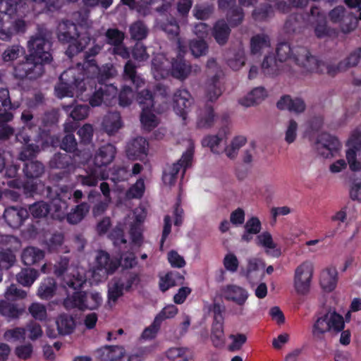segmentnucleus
<instances>
[{
	"mask_svg": "<svg viewBox=\"0 0 361 361\" xmlns=\"http://www.w3.org/2000/svg\"><path fill=\"white\" fill-rule=\"evenodd\" d=\"M94 44V42H92ZM99 44H93L85 55L86 60L83 64L68 68L60 76V82L55 87L56 95L59 98L64 97H81L82 100L87 99L82 93L87 91V84L90 91L95 85L97 90L89 98L92 106H98L104 104L111 105L116 99L117 88L113 85H103L101 82L113 77L116 71L111 64H106L99 68L90 56L97 54L102 49Z\"/></svg>",
	"mask_w": 361,
	"mask_h": 361,
	"instance_id": "1",
	"label": "nucleus"
},
{
	"mask_svg": "<svg viewBox=\"0 0 361 361\" xmlns=\"http://www.w3.org/2000/svg\"><path fill=\"white\" fill-rule=\"evenodd\" d=\"M50 47L47 34L39 32L32 36L27 42L29 54L25 61L14 66V77L20 80H33L40 77L44 73V64L51 60Z\"/></svg>",
	"mask_w": 361,
	"mask_h": 361,
	"instance_id": "2",
	"label": "nucleus"
},
{
	"mask_svg": "<svg viewBox=\"0 0 361 361\" xmlns=\"http://www.w3.org/2000/svg\"><path fill=\"white\" fill-rule=\"evenodd\" d=\"M178 51L175 53L176 58L171 54V61L164 54H157L152 61V73L156 80H161L166 78L170 74L180 80L187 78L192 72V67L190 63L183 59V54L186 52V47L183 44L180 39L178 38Z\"/></svg>",
	"mask_w": 361,
	"mask_h": 361,
	"instance_id": "3",
	"label": "nucleus"
},
{
	"mask_svg": "<svg viewBox=\"0 0 361 361\" xmlns=\"http://www.w3.org/2000/svg\"><path fill=\"white\" fill-rule=\"evenodd\" d=\"M20 121L23 124V128L16 135L17 141L24 143L22 152L20 153V159L23 161L28 160L35 157L41 149L51 145L56 146L59 142L58 137H50L48 133L43 132L36 140L37 144H28L30 136L25 132L26 130H32L37 126V119L28 110H25L20 116Z\"/></svg>",
	"mask_w": 361,
	"mask_h": 361,
	"instance_id": "4",
	"label": "nucleus"
},
{
	"mask_svg": "<svg viewBox=\"0 0 361 361\" xmlns=\"http://www.w3.org/2000/svg\"><path fill=\"white\" fill-rule=\"evenodd\" d=\"M166 94V88L161 85H157L154 97L147 90L138 93L137 100L142 108L140 121L145 130H150L157 126L159 121L154 112H159V110H152V108H154V99H158L159 97L164 99Z\"/></svg>",
	"mask_w": 361,
	"mask_h": 361,
	"instance_id": "5",
	"label": "nucleus"
},
{
	"mask_svg": "<svg viewBox=\"0 0 361 361\" xmlns=\"http://www.w3.org/2000/svg\"><path fill=\"white\" fill-rule=\"evenodd\" d=\"M293 54V60L303 68V73L319 71L320 64L317 59L310 54L309 51L305 47H297L292 49L288 43L279 44L276 54L280 61L290 59V53Z\"/></svg>",
	"mask_w": 361,
	"mask_h": 361,
	"instance_id": "6",
	"label": "nucleus"
},
{
	"mask_svg": "<svg viewBox=\"0 0 361 361\" xmlns=\"http://www.w3.org/2000/svg\"><path fill=\"white\" fill-rule=\"evenodd\" d=\"M58 38L61 42L68 43L66 54L72 57L80 52L90 43V39L80 37L77 26L68 20L62 21L58 26Z\"/></svg>",
	"mask_w": 361,
	"mask_h": 361,
	"instance_id": "7",
	"label": "nucleus"
},
{
	"mask_svg": "<svg viewBox=\"0 0 361 361\" xmlns=\"http://www.w3.org/2000/svg\"><path fill=\"white\" fill-rule=\"evenodd\" d=\"M345 326L343 317L334 310H329L319 316L312 327L314 337L321 338L326 333L338 334Z\"/></svg>",
	"mask_w": 361,
	"mask_h": 361,
	"instance_id": "8",
	"label": "nucleus"
},
{
	"mask_svg": "<svg viewBox=\"0 0 361 361\" xmlns=\"http://www.w3.org/2000/svg\"><path fill=\"white\" fill-rule=\"evenodd\" d=\"M102 297L98 292H75L64 300V306L66 309L95 310L102 305Z\"/></svg>",
	"mask_w": 361,
	"mask_h": 361,
	"instance_id": "9",
	"label": "nucleus"
},
{
	"mask_svg": "<svg viewBox=\"0 0 361 361\" xmlns=\"http://www.w3.org/2000/svg\"><path fill=\"white\" fill-rule=\"evenodd\" d=\"M313 274L314 266L310 261H305L295 268L293 285L297 294L305 295L310 292Z\"/></svg>",
	"mask_w": 361,
	"mask_h": 361,
	"instance_id": "10",
	"label": "nucleus"
},
{
	"mask_svg": "<svg viewBox=\"0 0 361 361\" xmlns=\"http://www.w3.org/2000/svg\"><path fill=\"white\" fill-rule=\"evenodd\" d=\"M345 158L350 171H361V131L355 130L351 133L347 142Z\"/></svg>",
	"mask_w": 361,
	"mask_h": 361,
	"instance_id": "11",
	"label": "nucleus"
},
{
	"mask_svg": "<svg viewBox=\"0 0 361 361\" xmlns=\"http://www.w3.org/2000/svg\"><path fill=\"white\" fill-rule=\"evenodd\" d=\"M192 157L193 145L190 144L189 148L183 154L177 163L165 169L162 176L164 183L168 186L174 185L180 169H183V172L184 173L186 169L191 166Z\"/></svg>",
	"mask_w": 361,
	"mask_h": 361,
	"instance_id": "12",
	"label": "nucleus"
},
{
	"mask_svg": "<svg viewBox=\"0 0 361 361\" xmlns=\"http://www.w3.org/2000/svg\"><path fill=\"white\" fill-rule=\"evenodd\" d=\"M118 262L111 261L109 255L104 252H97L95 264L92 270L91 275L94 283H99L107 277L108 274L113 273L118 267Z\"/></svg>",
	"mask_w": 361,
	"mask_h": 361,
	"instance_id": "13",
	"label": "nucleus"
},
{
	"mask_svg": "<svg viewBox=\"0 0 361 361\" xmlns=\"http://www.w3.org/2000/svg\"><path fill=\"white\" fill-rule=\"evenodd\" d=\"M221 295L226 300L233 302L238 306L235 314H244V307L249 298V293L245 288L235 284H227L221 288Z\"/></svg>",
	"mask_w": 361,
	"mask_h": 361,
	"instance_id": "14",
	"label": "nucleus"
},
{
	"mask_svg": "<svg viewBox=\"0 0 361 361\" xmlns=\"http://www.w3.org/2000/svg\"><path fill=\"white\" fill-rule=\"evenodd\" d=\"M68 261L66 258L61 259L59 263V267L56 266L55 274L58 276L63 275L66 270H68L70 276H66L64 281L69 288L76 290L80 288L82 284L86 281L87 276L85 274L83 269L78 267H68Z\"/></svg>",
	"mask_w": 361,
	"mask_h": 361,
	"instance_id": "15",
	"label": "nucleus"
},
{
	"mask_svg": "<svg viewBox=\"0 0 361 361\" xmlns=\"http://www.w3.org/2000/svg\"><path fill=\"white\" fill-rule=\"evenodd\" d=\"M147 211L142 207H139L125 219L124 224L130 226V235L132 243L140 246L142 243L141 224L145 221Z\"/></svg>",
	"mask_w": 361,
	"mask_h": 361,
	"instance_id": "16",
	"label": "nucleus"
},
{
	"mask_svg": "<svg viewBox=\"0 0 361 361\" xmlns=\"http://www.w3.org/2000/svg\"><path fill=\"white\" fill-rule=\"evenodd\" d=\"M207 68L208 73L214 74V76L207 84L206 97L209 101L213 102L216 100L222 93L221 83L219 81V78L222 75V71L213 59L208 60Z\"/></svg>",
	"mask_w": 361,
	"mask_h": 361,
	"instance_id": "17",
	"label": "nucleus"
},
{
	"mask_svg": "<svg viewBox=\"0 0 361 361\" xmlns=\"http://www.w3.org/2000/svg\"><path fill=\"white\" fill-rule=\"evenodd\" d=\"M341 148V144L339 140L328 133L321 134L316 145L317 152L327 159L336 156Z\"/></svg>",
	"mask_w": 361,
	"mask_h": 361,
	"instance_id": "18",
	"label": "nucleus"
},
{
	"mask_svg": "<svg viewBox=\"0 0 361 361\" xmlns=\"http://www.w3.org/2000/svg\"><path fill=\"white\" fill-rule=\"evenodd\" d=\"M192 104V98L188 90H178L174 93L173 98V110L183 120H186Z\"/></svg>",
	"mask_w": 361,
	"mask_h": 361,
	"instance_id": "19",
	"label": "nucleus"
},
{
	"mask_svg": "<svg viewBox=\"0 0 361 361\" xmlns=\"http://www.w3.org/2000/svg\"><path fill=\"white\" fill-rule=\"evenodd\" d=\"M255 244L269 256L279 257L281 255V247L274 241L269 231H263L258 234L255 238Z\"/></svg>",
	"mask_w": 361,
	"mask_h": 361,
	"instance_id": "20",
	"label": "nucleus"
},
{
	"mask_svg": "<svg viewBox=\"0 0 361 361\" xmlns=\"http://www.w3.org/2000/svg\"><path fill=\"white\" fill-rule=\"evenodd\" d=\"M116 150L111 144H106L99 147L95 152L93 158V164L95 168H102L110 164L115 158Z\"/></svg>",
	"mask_w": 361,
	"mask_h": 361,
	"instance_id": "21",
	"label": "nucleus"
},
{
	"mask_svg": "<svg viewBox=\"0 0 361 361\" xmlns=\"http://www.w3.org/2000/svg\"><path fill=\"white\" fill-rule=\"evenodd\" d=\"M148 142L142 137L133 139L127 145L126 154L130 159H143L147 154Z\"/></svg>",
	"mask_w": 361,
	"mask_h": 361,
	"instance_id": "22",
	"label": "nucleus"
},
{
	"mask_svg": "<svg viewBox=\"0 0 361 361\" xmlns=\"http://www.w3.org/2000/svg\"><path fill=\"white\" fill-rule=\"evenodd\" d=\"M109 178V173L105 169H98L95 167L86 170L85 175L77 176V181L82 186L94 187L99 180Z\"/></svg>",
	"mask_w": 361,
	"mask_h": 361,
	"instance_id": "23",
	"label": "nucleus"
},
{
	"mask_svg": "<svg viewBox=\"0 0 361 361\" xmlns=\"http://www.w3.org/2000/svg\"><path fill=\"white\" fill-rule=\"evenodd\" d=\"M137 280V275L131 274L126 285L118 280H113L109 285L108 302L115 304L119 297L123 295V290L129 289L135 281Z\"/></svg>",
	"mask_w": 361,
	"mask_h": 361,
	"instance_id": "24",
	"label": "nucleus"
},
{
	"mask_svg": "<svg viewBox=\"0 0 361 361\" xmlns=\"http://www.w3.org/2000/svg\"><path fill=\"white\" fill-rule=\"evenodd\" d=\"M27 216V209L22 207H9L4 213L5 221L12 228H18Z\"/></svg>",
	"mask_w": 361,
	"mask_h": 361,
	"instance_id": "25",
	"label": "nucleus"
},
{
	"mask_svg": "<svg viewBox=\"0 0 361 361\" xmlns=\"http://www.w3.org/2000/svg\"><path fill=\"white\" fill-rule=\"evenodd\" d=\"M276 105L281 110H288L295 114L302 113L306 109V105L301 98H292L288 95L283 96Z\"/></svg>",
	"mask_w": 361,
	"mask_h": 361,
	"instance_id": "26",
	"label": "nucleus"
},
{
	"mask_svg": "<svg viewBox=\"0 0 361 361\" xmlns=\"http://www.w3.org/2000/svg\"><path fill=\"white\" fill-rule=\"evenodd\" d=\"M310 21L314 26V33L317 37L322 38L329 35L330 30L326 27V21L323 14L320 13L317 8L311 9Z\"/></svg>",
	"mask_w": 361,
	"mask_h": 361,
	"instance_id": "27",
	"label": "nucleus"
},
{
	"mask_svg": "<svg viewBox=\"0 0 361 361\" xmlns=\"http://www.w3.org/2000/svg\"><path fill=\"white\" fill-rule=\"evenodd\" d=\"M123 127V122L118 112L106 114L102 122L103 130L109 135H114Z\"/></svg>",
	"mask_w": 361,
	"mask_h": 361,
	"instance_id": "28",
	"label": "nucleus"
},
{
	"mask_svg": "<svg viewBox=\"0 0 361 361\" xmlns=\"http://www.w3.org/2000/svg\"><path fill=\"white\" fill-rule=\"evenodd\" d=\"M64 198L61 192L59 195V197L54 199L51 202V204L49 206V212L51 218L62 221L66 217V212L68 207V203L63 200Z\"/></svg>",
	"mask_w": 361,
	"mask_h": 361,
	"instance_id": "29",
	"label": "nucleus"
},
{
	"mask_svg": "<svg viewBox=\"0 0 361 361\" xmlns=\"http://www.w3.org/2000/svg\"><path fill=\"white\" fill-rule=\"evenodd\" d=\"M270 47V39L266 35H257L251 39L250 51L252 55L259 56L263 52H268Z\"/></svg>",
	"mask_w": 361,
	"mask_h": 361,
	"instance_id": "30",
	"label": "nucleus"
},
{
	"mask_svg": "<svg viewBox=\"0 0 361 361\" xmlns=\"http://www.w3.org/2000/svg\"><path fill=\"white\" fill-rule=\"evenodd\" d=\"M267 96V90L262 87L254 88L245 97L240 99V104L249 107L262 102Z\"/></svg>",
	"mask_w": 361,
	"mask_h": 361,
	"instance_id": "31",
	"label": "nucleus"
},
{
	"mask_svg": "<svg viewBox=\"0 0 361 361\" xmlns=\"http://www.w3.org/2000/svg\"><path fill=\"white\" fill-rule=\"evenodd\" d=\"M338 273L335 268L323 270L320 274V285L327 292L332 291L337 284Z\"/></svg>",
	"mask_w": 361,
	"mask_h": 361,
	"instance_id": "32",
	"label": "nucleus"
},
{
	"mask_svg": "<svg viewBox=\"0 0 361 361\" xmlns=\"http://www.w3.org/2000/svg\"><path fill=\"white\" fill-rule=\"evenodd\" d=\"M226 135L219 133L216 135H207L202 140L203 147H207L215 154H220L223 152L222 145L226 142Z\"/></svg>",
	"mask_w": 361,
	"mask_h": 361,
	"instance_id": "33",
	"label": "nucleus"
},
{
	"mask_svg": "<svg viewBox=\"0 0 361 361\" xmlns=\"http://www.w3.org/2000/svg\"><path fill=\"white\" fill-rule=\"evenodd\" d=\"M89 210L90 205L87 202H82L67 213L66 219L69 224H77L85 218Z\"/></svg>",
	"mask_w": 361,
	"mask_h": 361,
	"instance_id": "34",
	"label": "nucleus"
},
{
	"mask_svg": "<svg viewBox=\"0 0 361 361\" xmlns=\"http://www.w3.org/2000/svg\"><path fill=\"white\" fill-rule=\"evenodd\" d=\"M330 20L334 23H339L343 24L349 22L352 26H355L357 19L352 15L345 16V10L343 6H338L334 8L329 13Z\"/></svg>",
	"mask_w": 361,
	"mask_h": 361,
	"instance_id": "35",
	"label": "nucleus"
},
{
	"mask_svg": "<svg viewBox=\"0 0 361 361\" xmlns=\"http://www.w3.org/2000/svg\"><path fill=\"white\" fill-rule=\"evenodd\" d=\"M246 142L247 138L243 135L234 137L231 142L224 149L226 157L231 159H235L238 155L239 149L244 146Z\"/></svg>",
	"mask_w": 361,
	"mask_h": 361,
	"instance_id": "36",
	"label": "nucleus"
},
{
	"mask_svg": "<svg viewBox=\"0 0 361 361\" xmlns=\"http://www.w3.org/2000/svg\"><path fill=\"white\" fill-rule=\"evenodd\" d=\"M38 277V271L31 268L23 269L16 275L17 281L25 287H30Z\"/></svg>",
	"mask_w": 361,
	"mask_h": 361,
	"instance_id": "37",
	"label": "nucleus"
},
{
	"mask_svg": "<svg viewBox=\"0 0 361 361\" xmlns=\"http://www.w3.org/2000/svg\"><path fill=\"white\" fill-rule=\"evenodd\" d=\"M44 257L42 250L35 247H29L23 250L22 260L25 264L32 265L42 259Z\"/></svg>",
	"mask_w": 361,
	"mask_h": 361,
	"instance_id": "38",
	"label": "nucleus"
},
{
	"mask_svg": "<svg viewBox=\"0 0 361 361\" xmlns=\"http://www.w3.org/2000/svg\"><path fill=\"white\" fill-rule=\"evenodd\" d=\"M213 36L219 44H224L229 36L230 28L224 20H219L213 28Z\"/></svg>",
	"mask_w": 361,
	"mask_h": 361,
	"instance_id": "39",
	"label": "nucleus"
},
{
	"mask_svg": "<svg viewBox=\"0 0 361 361\" xmlns=\"http://www.w3.org/2000/svg\"><path fill=\"white\" fill-rule=\"evenodd\" d=\"M55 290V281L52 278H47L41 283L37 294L39 298L47 300L54 295Z\"/></svg>",
	"mask_w": 361,
	"mask_h": 361,
	"instance_id": "40",
	"label": "nucleus"
},
{
	"mask_svg": "<svg viewBox=\"0 0 361 361\" xmlns=\"http://www.w3.org/2000/svg\"><path fill=\"white\" fill-rule=\"evenodd\" d=\"M58 331L60 334L68 335L73 332L75 328V322L71 317L66 314L60 315L56 319Z\"/></svg>",
	"mask_w": 361,
	"mask_h": 361,
	"instance_id": "41",
	"label": "nucleus"
},
{
	"mask_svg": "<svg viewBox=\"0 0 361 361\" xmlns=\"http://www.w3.org/2000/svg\"><path fill=\"white\" fill-rule=\"evenodd\" d=\"M214 121V114L211 106H207L204 109L201 110L197 120V126L200 128H210Z\"/></svg>",
	"mask_w": 361,
	"mask_h": 361,
	"instance_id": "42",
	"label": "nucleus"
},
{
	"mask_svg": "<svg viewBox=\"0 0 361 361\" xmlns=\"http://www.w3.org/2000/svg\"><path fill=\"white\" fill-rule=\"evenodd\" d=\"M24 307L18 308L4 300L0 302V314L8 318L18 317L24 312Z\"/></svg>",
	"mask_w": 361,
	"mask_h": 361,
	"instance_id": "43",
	"label": "nucleus"
},
{
	"mask_svg": "<svg viewBox=\"0 0 361 361\" xmlns=\"http://www.w3.org/2000/svg\"><path fill=\"white\" fill-rule=\"evenodd\" d=\"M211 339L215 347H221L225 342L223 323L214 322Z\"/></svg>",
	"mask_w": 361,
	"mask_h": 361,
	"instance_id": "44",
	"label": "nucleus"
},
{
	"mask_svg": "<svg viewBox=\"0 0 361 361\" xmlns=\"http://www.w3.org/2000/svg\"><path fill=\"white\" fill-rule=\"evenodd\" d=\"M318 63L320 64L319 66V71H312V73H323L324 69H326L327 73L331 76H334L338 73H341L346 71V64L344 61L340 62L338 65H329L326 66L324 63L319 61L317 59ZM305 73H309V72H305ZM311 73V72H310Z\"/></svg>",
	"mask_w": 361,
	"mask_h": 361,
	"instance_id": "45",
	"label": "nucleus"
},
{
	"mask_svg": "<svg viewBox=\"0 0 361 361\" xmlns=\"http://www.w3.org/2000/svg\"><path fill=\"white\" fill-rule=\"evenodd\" d=\"M69 106L64 107L66 111L70 112L71 117L75 121L85 119L88 115L89 108L87 105L76 104L72 109Z\"/></svg>",
	"mask_w": 361,
	"mask_h": 361,
	"instance_id": "46",
	"label": "nucleus"
},
{
	"mask_svg": "<svg viewBox=\"0 0 361 361\" xmlns=\"http://www.w3.org/2000/svg\"><path fill=\"white\" fill-rule=\"evenodd\" d=\"M166 356L171 361H188L190 359L186 348H171L166 352Z\"/></svg>",
	"mask_w": 361,
	"mask_h": 361,
	"instance_id": "47",
	"label": "nucleus"
},
{
	"mask_svg": "<svg viewBox=\"0 0 361 361\" xmlns=\"http://www.w3.org/2000/svg\"><path fill=\"white\" fill-rule=\"evenodd\" d=\"M228 66L233 71H238L245 64V54L243 49L238 50L227 61Z\"/></svg>",
	"mask_w": 361,
	"mask_h": 361,
	"instance_id": "48",
	"label": "nucleus"
},
{
	"mask_svg": "<svg viewBox=\"0 0 361 361\" xmlns=\"http://www.w3.org/2000/svg\"><path fill=\"white\" fill-rule=\"evenodd\" d=\"M25 176L29 178H36L44 173V166L39 161H30L24 168Z\"/></svg>",
	"mask_w": 361,
	"mask_h": 361,
	"instance_id": "49",
	"label": "nucleus"
},
{
	"mask_svg": "<svg viewBox=\"0 0 361 361\" xmlns=\"http://www.w3.org/2000/svg\"><path fill=\"white\" fill-rule=\"evenodd\" d=\"M25 54L23 47L19 45H13L8 47L2 54V59L5 62H11Z\"/></svg>",
	"mask_w": 361,
	"mask_h": 361,
	"instance_id": "50",
	"label": "nucleus"
},
{
	"mask_svg": "<svg viewBox=\"0 0 361 361\" xmlns=\"http://www.w3.org/2000/svg\"><path fill=\"white\" fill-rule=\"evenodd\" d=\"M124 77L130 79L137 87H141L144 84L143 79L136 75L135 67L130 61H128L125 66Z\"/></svg>",
	"mask_w": 361,
	"mask_h": 361,
	"instance_id": "51",
	"label": "nucleus"
},
{
	"mask_svg": "<svg viewBox=\"0 0 361 361\" xmlns=\"http://www.w3.org/2000/svg\"><path fill=\"white\" fill-rule=\"evenodd\" d=\"M29 312L37 320L43 321L47 319V313L46 307L39 302H33L28 308Z\"/></svg>",
	"mask_w": 361,
	"mask_h": 361,
	"instance_id": "52",
	"label": "nucleus"
},
{
	"mask_svg": "<svg viewBox=\"0 0 361 361\" xmlns=\"http://www.w3.org/2000/svg\"><path fill=\"white\" fill-rule=\"evenodd\" d=\"M298 128V123L293 120L290 119L286 124L285 129V141L288 143H293L297 137V132Z\"/></svg>",
	"mask_w": 361,
	"mask_h": 361,
	"instance_id": "53",
	"label": "nucleus"
},
{
	"mask_svg": "<svg viewBox=\"0 0 361 361\" xmlns=\"http://www.w3.org/2000/svg\"><path fill=\"white\" fill-rule=\"evenodd\" d=\"M190 49L195 57H200L207 54L208 47L206 42L200 39L198 40H192L190 42Z\"/></svg>",
	"mask_w": 361,
	"mask_h": 361,
	"instance_id": "54",
	"label": "nucleus"
},
{
	"mask_svg": "<svg viewBox=\"0 0 361 361\" xmlns=\"http://www.w3.org/2000/svg\"><path fill=\"white\" fill-rule=\"evenodd\" d=\"M347 217V213L345 209H342L338 212H336L334 215L331 217V221L333 222H338V227L336 229H331L326 232L325 238H331L335 236L338 227L339 223H343L345 221Z\"/></svg>",
	"mask_w": 361,
	"mask_h": 361,
	"instance_id": "55",
	"label": "nucleus"
},
{
	"mask_svg": "<svg viewBox=\"0 0 361 361\" xmlns=\"http://www.w3.org/2000/svg\"><path fill=\"white\" fill-rule=\"evenodd\" d=\"M131 37L137 40H141L147 35L146 26L140 21L133 23L130 27Z\"/></svg>",
	"mask_w": 361,
	"mask_h": 361,
	"instance_id": "56",
	"label": "nucleus"
},
{
	"mask_svg": "<svg viewBox=\"0 0 361 361\" xmlns=\"http://www.w3.org/2000/svg\"><path fill=\"white\" fill-rule=\"evenodd\" d=\"M30 214L35 218L46 216L49 212V205L44 202H39L33 204L29 208Z\"/></svg>",
	"mask_w": 361,
	"mask_h": 361,
	"instance_id": "57",
	"label": "nucleus"
},
{
	"mask_svg": "<svg viewBox=\"0 0 361 361\" xmlns=\"http://www.w3.org/2000/svg\"><path fill=\"white\" fill-rule=\"evenodd\" d=\"M178 311V308L174 305H166L155 317L154 319L156 322H158L161 324L164 320L174 317L177 314Z\"/></svg>",
	"mask_w": 361,
	"mask_h": 361,
	"instance_id": "58",
	"label": "nucleus"
},
{
	"mask_svg": "<svg viewBox=\"0 0 361 361\" xmlns=\"http://www.w3.org/2000/svg\"><path fill=\"white\" fill-rule=\"evenodd\" d=\"M264 266L265 264L262 259L257 257L249 258L245 271L246 276L250 278L254 272L257 271L260 268H264Z\"/></svg>",
	"mask_w": 361,
	"mask_h": 361,
	"instance_id": "59",
	"label": "nucleus"
},
{
	"mask_svg": "<svg viewBox=\"0 0 361 361\" xmlns=\"http://www.w3.org/2000/svg\"><path fill=\"white\" fill-rule=\"evenodd\" d=\"M4 296L8 300H16L25 298L27 296V293L23 290L18 289L16 285L12 284L7 288Z\"/></svg>",
	"mask_w": 361,
	"mask_h": 361,
	"instance_id": "60",
	"label": "nucleus"
},
{
	"mask_svg": "<svg viewBox=\"0 0 361 361\" xmlns=\"http://www.w3.org/2000/svg\"><path fill=\"white\" fill-rule=\"evenodd\" d=\"M16 261V256L9 248L6 251H0V266L9 268Z\"/></svg>",
	"mask_w": 361,
	"mask_h": 361,
	"instance_id": "61",
	"label": "nucleus"
},
{
	"mask_svg": "<svg viewBox=\"0 0 361 361\" xmlns=\"http://www.w3.org/2000/svg\"><path fill=\"white\" fill-rule=\"evenodd\" d=\"M120 265L125 269L133 268L137 264V259L133 252H126L121 255Z\"/></svg>",
	"mask_w": 361,
	"mask_h": 361,
	"instance_id": "62",
	"label": "nucleus"
},
{
	"mask_svg": "<svg viewBox=\"0 0 361 361\" xmlns=\"http://www.w3.org/2000/svg\"><path fill=\"white\" fill-rule=\"evenodd\" d=\"M225 269L232 273L238 270L239 262L237 257L233 253H228L224 259Z\"/></svg>",
	"mask_w": 361,
	"mask_h": 361,
	"instance_id": "63",
	"label": "nucleus"
},
{
	"mask_svg": "<svg viewBox=\"0 0 361 361\" xmlns=\"http://www.w3.org/2000/svg\"><path fill=\"white\" fill-rule=\"evenodd\" d=\"M245 230L252 234H258L262 229V224L256 216H252L247 219L244 226Z\"/></svg>",
	"mask_w": 361,
	"mask_h": 361,
	"instance_id": "64",
	"label": "nucleus"
}]
</instances>
